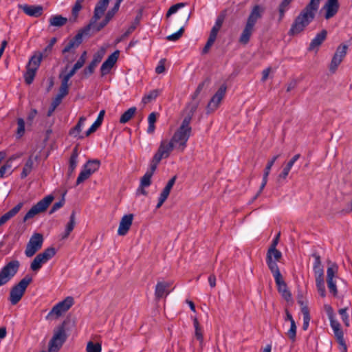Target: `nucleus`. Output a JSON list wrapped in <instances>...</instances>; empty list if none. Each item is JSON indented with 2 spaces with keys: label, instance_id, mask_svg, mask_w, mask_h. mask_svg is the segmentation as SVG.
Listing matches in <instances>:
<instances>
[{
  "label": "nucleus",
  "instance_id": "1",
  "mask_svg": "<svg viewBox=\"0 0 352 352\" xmlns=\"http://www.w3.org/2000/svg\"><path fill=\"white\" fill-rule=\"evenodd\" d=\"M320 2V0H310L309 4L300 12L292 23L289 32L290 35L300 34L314 20Z\"/></svg>",
  "mask_w": 352,
  "mask_h": 352
},
{
  "label": "nucleus",
  "instance_id": "2",
  "mask_svg": "<svg viewBox=\"0 0 352 352\" xmlns=\"http://www.w3.org/2000/svg\"><path fill=\"white\" fill-rule=\"evenodd\" d=\"M191 118L186 117L181 126L176 130L170 140L177 152L182 153L187 146V142L191 135L192 128L190 125Z\"/></svg>",
  "mask_w": 352,
  "mask_h": 352
},
{
  "label": "nucleus",
  "instance_id": "3",
  "mask_svg": "<svg viewBox=\"0 0 352 352\" xmlns=\"http://www.w3.org/2000/svg\"><path fill=\"white\" fill-rule=\"evenodd\" d=\"M32 281V277L26 275L19 283L14 285L10 289L9 300L12 305L17 304L23 296L25 290Z\"/></svg>",
  "mask_w": 352,
  "mask_h": 352
},
{
  "label": "nucleus",
  "instance_id": "4",
  "mask_svg": "<svg viewBox=\"0 0 352 352\" xmlns=\"http://www.w3.org/2000/svg\"><path fill=\"white\" fill-rule=\"evenodd\" d=\"M314 263L313 270L314 272L316 285L317 290L321 297L324 298L326 296V290L324 280V270L321 263L320 257L319 255L314 254Z\"/></svg>",
  "mask_w": 352,
  "mask_h": 352
},
{
  "label": "nucleus",
  "instance_id": "5",
  "mask_svg": "<svg viewBox=\"0 0 352 352\" xmlns=\"http://www.w3.org/2000/svg\"><path fill=\"white\" fill-rule=\"evenodd\" d=\"M19 267V261L13 260L0 270V287L7 284L15 276Z\"/></svg>",
  "mask_w": 352,
  "mask_h": 352
},
{
  "label": "nucleus",
  "instance_id": "6",
  "mask_svg": "<svg viewBox=\"0 0 352 352\" xmlns=\"http://www.w3.org/2000/svg\"><path fill=\"white\" fill-rule=\"evenodd\" d=\"M67 339V334L63 325L57 327L49 342L48 352H58Z\"/></svg>",
  "mask_w": 352,
  "mask_h": 352
},
{
  "label": "nucleus",
  "instance_id": "7",
  "mask_svg": "<svg viewBox=\"0 0 352 352\" xmlns=\"http://www.w3.org/2000/svg\"><path fill=\"white\" fill-rule=\"evenodd\" d=\"M56 254V250L54 248H48L43 252L37 254L30 264V269L33 272H37L42 267L43 265L46 263Z\"/></svg>",
  "mask_w": 352,
  "mask_h": 352
},
{
  "label": "nucleus",
  "instance_id": "8",
  "mask_svg": "<svg viewBox=\"0 0 352 352\" xmlns=\"http://www.w3.org/2000/svg\"><path fill=\"white\" fill-rule=\"evenodd\" d=\"M53 200L54 197L51 195H47L40 200L25 214L23 217V221H26L28 219L33 218L36 214L45 211Z\"/></svg>",
  "mask_w": 352,
  "mask_h": 352
},
{
  "label": "nucleus",
  "instance_id": "9",
  "mask_svg": "<svg viewBox=\"0 0 352 352\" xmlns=\"http://www.w3.org/2000/svg\"><path fill=\"white\" fill-rule=\"evenodd\" d=\"M43 243V236L40 233H34L27 243L25 254L27 257L33 256L41 248Z\"/></svg>",
  "mask_w": 352,
  "mask_h": 352
},
{
  "label": "nucleus",
  "instance_id": "10",
  "mask_svg": "<svg viewBox=\"0 0 352 352\" xmlns=\"http://www.w3.org/2000/svg\"><path fill=\"white\" fill-rule=\"evenodd\" d=\"M282 253L277 249H269L267 253L266 263L272 273L280 272L277 262L280 259Z\"/></svg>",
  "mask_w": 352,
  "mask_h": 352
},
{
  "label": "nucleus",
  "instance_id": "11",
  "mask_svg": "<svg viewBox=\"0 0 352 352\" xmlns=\"http://www.w3.org/2000/svg\"><path fill=\"white\" fill-rule=\"evenodd\" d=\"M227 87L225 85H221L214 95L212 97L207 106L208 113H210L216 110L219 106L221 100L224 98L226 93Z\"/></svg>",
  "mask_w": 352,
  "mask_h": 352
},
{
  "label": "nucleus",
  "instance_id": "12",
  "mask_svg": "<svg viewBox=\"0 0 352 352\" xmlns=\"http://www.w3.org/2000/svg\"><path fill=\"white\" fill-rule=\"evenodd\" d=\"M348 46L346 45H341L338 47L329 65V70L335 72L345 57L347 52Z\"/></svg>",
  "mask_w": 352,
  "mask_h": 352
},
{
  "label": "nucleus",
  "instance_id": "13",
  "mask_svg": "<svg viewBox=\"0 0 352 352\" xmlns=\"http://www.w3.org/2000/svg\"><path fill=\"white\" fill-rule=\"evenodd\" d=\"M338 267L335 264L331 265L327 270V281L328 288L330 293H331L334 296L338 294L336 284L334 281V278L336 277Z\"/></svg>",
  "mask_w": 352,
  "mask_h": 352
},
{
  "label": "nucleus",
  "instance_id": "14",
  "mask_svg": "<svg viewBox=\"0 0 352 352\" xmlns=\"http://www.w3.org/2000/svg\"><path fill=\"white\" fill-rule=\"evenodd\" d=\"M174 149L175 147L170 140L167 139L162 140L160 142L159 148L154 155L158 157L160 160L166 159L170 156L171 152Z\"/></svg>",
  "mask_w": 352,
  "mask_h": 352
},
{
  "label": "nucleus",
  "instance_id": "15",
  "mask_svg": "<svg viewBox=\"0 0 352 352\" xmlns=\"http://www.w3.org/2000/svg\"><path fill=\"white\" fill-rule=\"evenodd\" d=\"M275 280V283L278 286V292L282 294L283 297L287 301L292 299V294L287 289V285L285 283L280 272L272 273Z\"/></svg>",
  "mask_w": 352,
  "mask_h": 352
},
{
  "label": "nucleus",
  "instance_id": "16",
  "mask_svg": "<svg viewBox=\"0 0 352 352\" xmlns=\"http://www.w3.org/2000/svg\"><path fill=\"white\" fill-rule=\"evenodd\" d=\"M119 54L120 52L118 50L115 51L109 55L107 60L102 64L100 73L102 76L110 73L111 69L113 67L118 59Z\"/></svg>",
  "mask_w": 352,
  "mask_h": 352
},
{
  "label": "nucleus",
  "instance_id": "17",
  "mask_svg": "<svg viewBox=\"0 0 352 352\" xmlns=\"http://www.w3.org/2000/svg\"><path fill=\"white\" fill-rule=\"evenodd\" d=\"M339 8L338 0H327L322 9L324 11V18L329 19L333 17L338 12Z\"/></svg>",
  "mask_w": 352,
  "mask_h": 352
},
{
  "label": "nucleus",
  "instance_id": "18",
  "mask_svg": "<svg viewBox=\"0 0 352 352\" xmlns=\"http://www.w3.org/2000/svg\"><path fill=\"white\" fill-rule=\"evenodd\" d=\"M133 219V215L132 214H125L122 217L118 229V235L124 236L127 234L132 225Z\"/></svg>",
  "mask_w": 352,
  "mask_h": 352
},
{
  "label": "nucleus",
  "instance_id": "19",
  "mask_svg": "<svg viewBox=\"0 0 352 352\" xmlns=\"http://www.w3.org/2000/svg\"><path fill=\"white\" fill-rule=\"evenodd\" d=\"M263 12L264 8L262 6L259 5L254 6L248 18L246 24L254 28L257 21L262 17Z\"/></svg>",
  "mask_w": 352,
  "mask_h": 352
},
{
  "label": "nucleus",
  "instance_id": "20",
  "mask_svg": "<svg viewBox=\"0 0 352 352\" xmlns=\"http://www.w3.org/2000/svg\"><path fill=\"white\" fill-rule=\"evenodd\" d=\"M300 157V154H296L285 164L283 167L281 173L278 176V182L286 179L294 164L299 160Z\"/></svg>",
  "mask_w": 352,
  "mask_h": 352
},
{
  "label": "nucleus",
  "instance_id": "21",
  "mask_svg": "<svg viewBox=\"0 0 352 352\" xmlns=\"http://www.w3.org/2000/svg\"><path fill=\"white\" fill-rule=\"evenodd\" d=\"M170 284L168 282L161 281L158 282L155 286V296L157 300L167 296L170 293L168 288Z\"/></svg>",
  "mask_w": 352,
  "mask_h": 352
},
{
  "label": "nucleus",
  "instance_id": "22",
  "mask_svg": "<svg viewBox=\"0 0 352 352\" xmlns=\"http://www.w3.org/2000/svg\"><path fill=\"white\" fill-rule=\"evenodd\" d=\"M329 319L330 321V325L332 328L334 335L338 341L342 342L343 331L341 329L339 322L335 318L333 314H329Z\"/></svg>",
  "mask_w": 352,
  "mask_h": 352
},
{
  "label": "nucleus",
  "instance_id": "23",
  "mask_svg": "<svg viewBox=\"0 0 352 352\" xmlns=\"http://www.w3.org/2000/svg\"><path fill=\"white\" fill-rule=\"evenodd\" d=\"M22 10L28 16L38 17L43 13V7L41 6H29L23 5L21 6Z\"/></svg>",
  "mask_w": 352,
  "mask_h": 352
},
{
  "label": "nucleus",
  "instance_id": "24",
  "mask_svg": "<svg viewBox=\"0 0 352 352\" xmlns=\"http://www.w3.org/2000/svg\"><path fill=\"white\" fill-rule=\"evenodd\" d=\"M327 32L325 30H322L318 33L316 36L311 40L309 50L312 51L316 48H318L326 39Z\"/></svg>",
  "mask_w": 352,
  "mask_h": 352
},
{
  "label": "nucleus",
  "instance_id": "25",
  "mask_svg": "<svg viewBox=\"0 0 352 352\" xmlns=\"http://www.w3.org/2000/svg\"><path fill=\"white\" fill-rule=\"evenodd\" d=\"M109 0H100L94 9V21H98L104 14Z\"/></svg>",
  "mask_w": 352,
  "mask_h": 352
},
{
  "label": "nucleus",
  "instance_id": "26",
  "mask_svg": "<svg viewBox=\"0 0 352 352\" xmlns=\"http://www.w3.org/2000/svg\"><path fill=\"white\" fill-rule=\"evenodd\" d=\"M109 21L110 20L105 17L102 22L97 23V21H94V16L90 23L87 25L86 28H85L84 32H89L91 29H92L95 32H99L100 30H102L104 26L107 25Z\"/></svg>",
  "mask_w": 352,
  "mask_h": 352
},
{
  "label": "nucleus",
  "instance_id": "27",
  "mask_svg": "<svg viewBox=\"0 0 352 352\" xmlns=\"http://www.w3.org/2000/svg\"><path fill=\"white\" fill-rule=\"evenodd\" d=\"M254 30V27L245 24V26L240 36L239 42L243 45H246L249 42Z\"/></svg>",
  "mask_w": 352,
  "mask_h": 352
},
{
  "label": "nucleus",
  "instance_id": "28",
  "mask_svg": "<svg viewBox=\"0 0 352 352\" xmlns=\"http://www.w3.org/2000/svg\"><path fill=\"white\" fill-rule=\"evenodd\" d=\"M104 114H105V111L104 109H102L100 111L96 120L93 123V124L86 131V133H85L86 136H89L92 133L95 132L97 130V129L101 125L102 120L104 119Z\"/></svg>",
  "mask_w": 352,
  "mask_h": 352
},
{
  "label": "nucleus",
  "instance_id": "29",
  "mask_svg": "<svg viewBox=\"0 0 352 352\" xmlns=\"http://www.w3.org/2000/svg\"><path fill=\"white\" fill-rule=\"evenodd\" d=\"M75 212H72L69 221L67 223L64 232L61 234L62 239H66L75 227Z\"/></svg>",
  "mask_w": 352,
  "mask_h": 352
},
{
  "label": "nucleus",
  "instance_id": "30",
  "mask_svg": "<svg viewBox=\"0 0 352 352\" xmlns=\"http://www.w3.org/2000/svg\"><path fill=\"white\" fill-rule=\"evenodd\" d=\"M85 121V117H80L77 124L70 131V134L74 137L82 138V136L80 135V133L82 131V128L84 127Z\"/></svg>",
  "mask_w": 352,
  "mask_h": 352
},
{
  "label": "nucleus",
  "instance_id": "31",
  "mask_svg": "<svg viewBox=\"0 0 352 352\" xmlns=\"http://www.w3.org/2000/svg\"><path fill=\"white\" fill-rule=\"evenodd\" d=\"M37 159V157H36L34 159H33L32 156H30L27 162L25 164V166L23 168V170L21 173V178H25L32 171L33 169L34 166V162Z\"/></svg>",
  "mask_w": 352,
  "mask_h": 352
},
{
  "label": "nucleus",
  "instance_id": "32",
  "mask_svg": "<svg viewBox=\"0 0 352 352\" xmlns=\"http://www.w3.org/2000/svg\"><path fill=\"white\" fill-rule=\"evenodd\" d=\"M299 303L301 305V311L303 315V324L302 329L304 330L307 329L310 321V316L309 311L307 306L304 305V303L301 301H299Z\"/></svg>",
  "mask_w": 352,
  "mask_h": 352
},
{
  "label": "nucleus",
  "instance_id": "33",
  "mask_svg": "<svg viewBox=\"0 0 352 352\" xmlns=\"http://www.w3.org/2000/svg\"><path fill=\"white\" fill-rule=\"evenodd\" d=\"M23 206V202L19 203L16 206H15L12 209L5 213L3 216L1 217L3 219L5 222H7L9 219H10L12 217L15 216L22 208Z\"/></svg>",
  "mask_w": 352,
  "mask_h": 352
},
{
  "label": "nucleus",
  "instance_id": "34",
  "mask_svg": "<svg viewBox=\"0 0 352 352\" xmlns=\"http://www.w3.org/2000/svg\"><path fill=\"white\" fill-rule=\"evenodd\" d=\"M23 206V202L19 203L16 206H15L12 209L5 213L3 216L1 217L3 219L5 222H7L9 219H10L12 217L15 216L22 208Z\"/></svg>",
  "mask_w": 352,
  "mask_h": 352
},
{
  "label": "nucleus",
  "instance_id": "35",
  "mask_svg": "<svg viewBox=\"0 0 352 352\" xmlns=\"http://www.w3.org/2000/svg\"><path fill=\"white\" fill-rule=\"evenodd\" d=\"M23 206V202L19 203L16 206H15L12 209L5 213L3 216L1 217L3 219L5 222H7L9 219H10L12 217L15 216L22 208Z\"/></svg>",
  "mask_w": 352,
  "mask_h": 352
},
{
  "label": "nucleus",
  "instance_id": "36",
  "mask_svg": "<svg viewBox=\"0 0 352 352\" xmlns=\"http://www.w3.org/2000/svg\"><path fill=\"white\" fill-rule=\"evenodd\" d=\"M49 21L51 26L61 27L67 23V19L61 15H53Z\"/></svg>",
  "mask_w": 352,
  "mask_h": 352
},
{
  "label": "nucleus",
  "instance_id": "37",
  "mask_svg": "<svg viewBox=\"0 0 352 352\" xmlns=\"http://www.w3.org/2000/svg\"><path fill=\"white\" fill-rule=\"evenodd\" d=\"M43 58V54L39 53L38 54H34L32 56L30 60H29L28 65L27 67L34 69L37 71L41 60Z\"/></svg>",
  "mask_w": 352,
  "mask_h": 352
},
{
  "label": "nucleus",
  "instance_id": "38",
  "mask_svg": "<svg viewBox=\"0 0 352 352\" xmlns=\"http://www.w3.org/2000/svg\"><path fill=\"white\" fill-rule=\"evenodd\" d=\"M137 111L136 107H133L126 110L120 117V122L125 124L129 122L135 114Z\"/></svg>",
  "mask_w": 352,
  "mask_h": 352
},
{
  "label": "nucleus",
  "instance_id": "39",
  "mask_svg": "<svg viewBox=\"0 0 352 352\" xmlns=\"http://www.w3.org/2000/svg\"><path fill=\"white\" fill-rule=\"evenodd\" d=\"M92 174L93 173L90 169H88L85 166H83L82 169L76 179V185H79L80 184L84 182L85 180L89 179Z\"/></svg>",
  "mask_w": 352,
  "mask_h": 352
},
{
  "label": "nucleus",
  "instance_id": "40",
  "mask_svg": "<svg viewBox=\"0 0 352 352\" xmlns=\"http://www.w3.org/2000/svg\"><path fill=\"white\" fill-rule=\"evenodd\" d=\"M65 311L63 309L59 307L58 304L54 305L52 310L48 313L46 316L47 319H52L54 318H57L60 317Z\"/></svg>",
  "mask_w": 352,
  "mask_h": 352
},
{
  "label": "nucleus",
  "instance_id": "41",
  "mask_svg": "<svg viewBox=\"0 0 352 352\" xmlns=\"http://www.w3.org/2000/svg\"><path fill=\"white\" fill-rule=\"evenodd\" d=\"M69 89V82L61 79V85L59 88L58 94L56 96V98L58 100H62L65 96L68 94Z\"/></svg>",
  "mask_w": 352,
  "mask_h": 352
},
{
  "label": "nucleus",
  "instance_id": "42",
  "mask_svg": "<svg viewBox=\"0 0 352 352\" xmlns=\"http://www.w3.org/2000/svg\"><path fill=\"white\" fill-rule=\"evenodd\" d=\"M157 113L155 112H152L151 113L149 114V116L148 117V129H147L148 133L151 134L155 131V123L157 120Z\"/></svg>",
  "mask_w": 352,
  "mask_h": 352
},
{
  "label": "nucleus",
  "instance_id": "43",
  "mask_svg": "<svg viewBox=\"0 0 352 352\" xmlns=\"http://www.w3.org/2000/svg\"><path fill=\"white\" fill-rule=\"evenodd\" d=\"M78 157V153L77 149L75 148V149H74L72 154L69 159V170H70L71 173H72L77 166Z\"/></svg>",
  "mask_w": 352,
  "mask_h": 352
},
{
  "label": "nucleus",
  "instance_id": "44",
  "mask_svg": "<svg viewBox=\"0 0 352 352\" xmlns=\"http://www.w3.org/2000/svg\"><path fill=\"white\" fill-rule=\"evenodd\" d=\"M193 324L195 329V336L196 338L200 342V344L202 345L204 342L202 330L197 318L194 319Z\"/></svg>",
  "mask_w": 352,
  "mask_h": 352
},
{
  "label": "nucleus",
  "instance_id": "45",
  "mask_svg": "<svg viewBox=\"0 0 352 352\" xmlns=\"http://www.w3.org/2000/svg\"><path fill=\"white\" fill-rule=\"evenodd\" d=\"M59 307H60L65 312L69 309V308L74 304V298L71 296H68L65 298L63 301L57 303Z\"/></svg>",
  "mask_w": 352,
  "mask_h": 352
},
{
  "label": "nucleus",
  "instance_id": "46",
  "mask_svg": "<svg viewBox=\"0 0 352 352\" xmlns=\"http://www.w3.org/2000/svg\"><path fill=\"white\" fill-rule=\"evenodd\" d=\"M36 70L27 67V71L24 74L25 81L28 85H30L35 77Z\"/></svg>",
  "mask_w": 352,
  "mask_h": 352
},
{
  "label": "nucleus",
  "instance_id": "47",
  "mask_svg": "<svg viewBox=\"0 0 352 352\" xmlns=\"http://www.w3.org/2000/svg\"><path fill=\"white\" fill-rule=\"evenodd\" d=\"M100 165V162L99 160H88L84 166L87 168L90 169V170L92 172V173H94L99 169Z\"/></svg>",
  "mask_w": 352,
  "mask_h": 352
},
{
  "label": "nucleus",
  "instance_id": "48",
  "mask_svg": "<svg viewBox=\"0 0 352 352\" xmlns=\"http://www.w3.org/2000/svg\"><path fill=\"white\" fill-rule=\"evenodd\" d=\"M106 53V49L104 47H100L94 55L93 60L91 62L94 63L98 65L99 63L102 60Z\"/></svg>",
  "mask_w": 352,
  "mask_h": 352
},
{
  "label": "nucleus",
  "instance_id": "49",
  "mask_svg": "<svg viewBox=\"0 0 352 352\" xmlns=\"http://www.w3.org/2000/svg\"><path fill=\"white\" fill-rule=\"evenodd\" d=\"M160 91L158 89H154L151 91L147 95H146L142 98V102L144 103H148L150 101L155 100L159 95H160Z\"/></svg>",
  "mask_w": 352,
  "mask_h": 352
},
{
  "label": "nucleus",
  "instance_id": "50",
  "mask_svg": "<svg viewBox=\"0 0 352 352\" xmlns=\"http://www.w3.org/2000/svg\"><path fill=\"white\" fill-rule=\"evenodd\" d=\"M292 1V0H283L279 6V21H281L284 17L285 12L288 10L289 5Z\"/></svg>",
  "mask_w": 352,
  "mask_h": 352
},
{
  "label": "nucleus",
  "instance_id": "51",
  "mask_svg": "<svg viewBox=\"0 0 352 352\" xmlns=\"http://www.w3.org/2000/svg\"><path fill=\"white\" fill-rule=\"evenodd\" d=\"M86 351L87 352H101L102 346L100 343H94L90 341L87 344Z\"/></svg>",
  "mask_w": 352,
  "mask_h": 352
},
{
  "label": "nucleus",
  "instance_id": "52",
  "mask_svg": "<svg viewBox=\"0 0 352 352\" xmlns=\"http://www.w3.org/2000/svg\"><path fill=\"white\" fill-rule=\"evenodd\" d=\"M25 133V122L23 118H18L17 120V129L16 136L17 138H21Z\"/></svg>",
  "mask_w": 352,
  "mask_h": 352
},
{
  "label": "nucleus",
  "instance_id": "53",
  "mask_svg": "<svg viewBox=\"0 0 352 352\" xmlns=\"http://www.w3.org/2000/svg\"><path fill=\"white\" fill-rule=\"evenodd\" d=\"M161 160L158 157L154 155L150 162V168L146 173H150L153 175Z\"/></svg>",
  "mask_w": 352,
  "mask_h": 352
},
{
  "label": "nucleus",
  "instance_id": "54",
  "mask_svg": "<svg viewBox=\"0 0 352 352\" xmlns=\"http://www.w3.org/2000/svg\"><path fill=\"white\" fill-rule=\"evenodd\" d=\"M279 155H274V157H272L271 160L268 161L266 167L264 170V175L269 176L272 167L273 166L277 159L279 157Z\"/></svg>",
  "mask_w": 352,
  "mask_h": 352
},
{
  "label": "nucleus",
  "instance_id": "55",
  "mask_svg": "<svg viewBox=\"0 0 352 352\" xmlns=\"http://www.w3.org/2000/svg\"><path fill=\"white\" fill-rule=\"evenodd\" d=\"M287 335L292 341L295 340L296 336V325L294 320H292V322H290V328L287 331Z\"/></svg>",
  "mask_w": 352,
  "mask_h": 352
},
{
  "label": "nucleus",
  "instance_id": "56",
  "mask_svg": "<svg viewBox=\"0 0 352 352\" xmlns=\"http://www.w3.org/2000/svg\"><path fill=\"white\" fill-rule=\"evenodd\" d=\"M184 32V28L182 27L177 32L166 36V39L170 41H176L179 39Z\"/></svg>",
  "mask_w": 352,
  "mask_h": 352
},
{
  "label": "nucleus",
  "instance_id": "57",
  "mask_svg": "<svg viewBox=\"0 0 352 352\" xmlns=\"http://www.w3.org/2000/svg\"><path fill=\"white\" fill-rule=\"evenodd\" d=\"M12 164L10 162H6V164L0 168V178H3L8 173L11 174Z\"/></svg>",
  "mask_w": 352,
  "mask_h": 352
},
{
  "label": "nucleus",
  "instance_id": "58",
  "mask_svg": "<svg viewBox=\"0 0 352 352\" xmlns=\"http://www.w3.org/2000/svg\"><path fill=\"white\" fill-rule=\"evenodd\" d=\"M152 176L150 173H146L141 179L140 184L143 186H149L151 184Z\"/></svg>",
  "mask_w": 352,
  "mask_h": 352
},
{
  "label": "nucleus",
  "instance_id": "59",
  "mask_svg": "<svg viewBox=\"0 0 352 352\" xmlns=\"http://www.w3.org/2000/svg\"><path fill=\"white\" fill-rule=\"evenodd\" d=\"M338 312H339V314L340 315L341 318H342L344 324H345V326L349 327V315L347 314V312H346V308L340 309L338 311Z\"/></svg>",
  "mask_w": 352,
  "mask_h": 352
},
{
  "label": "nucleus",
  "instance_id": "60",
  "mask_svg": "<svg viewBox=\"0 0 352 352\" xmlns=\"http://www.w3.org/2000/svg\"><path fill=\"white\" fill-rule=\"evenodd\" d=\"M209 82H210L209 79H206V80H204L203 82H200V83L198 85V86H197V89H196V90H195V93H194V94H193V95H192V98H193V99H195V98L198 96V95L201 93V91H202V89H204V86H205L206 85H208V84H209Z\"/></svg>",
  "mask_w": 352,
  "mask_h": 352
},
{
  "label": "nucleus",
  "instance_id": "61",
  "mask_svg": "<svg viewBox=\"0 0 352 352\" xmlns=\"http://www.w3.org/2000/svg\"><path fill=\"white\" fill-rule=\"evenodd\" d=\"M169 194H170L169 192L165 191L164 190H162V192H161V194L159 197L158 203L156 206L157 208H159L162 206V204L164 203V201L168 198Z\"/></svg>",
  "mask_w": 352,
  "mask_h": 352
},
{
  "label": "nucleus",
  "instance_id": "62",
  "mask_svg": "<svg viewBox=\"0 0 352 352\" xmlns=\"http://www.w3.org/2000/svg\"><path fill=\"white\" fill-rule=\"evenodd\" d=\"M120 3H118V2L116 1V3L113 6V8L107 12V13L105 15V17L107 18L109 20H111L115 14L118 12L119 10Z\"/></svg>",
  "mask_w": 352,
  "mask_h": 352
},
{
  "label": "nucleus",
  "instance_id": "63",
  "mask_svg": "<svg viewBox=\"0 0 352 352\" xmlns=\"http://www.w3.org/2000/svg\"><path fill=\"white\" fill-rule=\"evenodd\" d=\"M184 3H177V4H175V5L172 6L169 8V10H168L167 14H166V16H168H168H170L171 14H175V12H177V10H178L179 8H182V7H184Z\"/></svg>",
  "mask_w": 352,
  "mask_h": 352
},
{
  "label": "nucleus",
  "instance_id": "64",
  "mask_svg": "<svg viewBox=\"0 0 352 352\" xmlns=\"http://www.w3.org/2000/svg\"><path fill=\"white\" fill-rule=\"evenodd\" d=\"M61 100H58V98L56 97L55 100L52 103L51 107L47 111V116L48 117L52 115L53 112L54 111L57 106L60 103Z\"/></svg>",
  "mask_w": 352,
  "mask_h": 352
}]
</instances>
